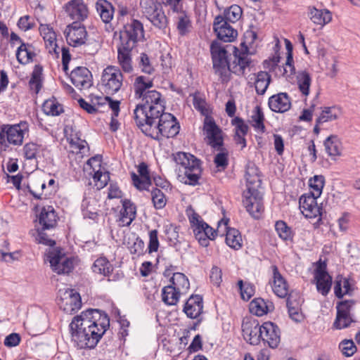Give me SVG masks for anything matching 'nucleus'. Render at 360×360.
Instances as JSON below:
<instances>
[{
  "mask_svg": "<svg viewBox=\"0 0 360 360\" xmlns=\"http://www.w3.org/2000/svg\"><path fill=\"white\" fill-rule=\"evenodd\" d=\"M110 327V318L102 310L88 309L69 325L72 339L79 349H93Z\"/></svg>",
  "mask_w": 360,
  "mask_h": 360,
  "instance_id": "obj_1",
  "label": "nucleus"
},
{
  "mask_svg": "<svg viewBox=\"0 0 360 360\" xmlns=\"http://www.w3.org/2000/svg\"><path fill=\"white\" fill-rule=\"evenodd\" d=\"M246 190L243 193V204L255 219H259L264 212L263 196L259 191L262 179L259 168L252 162L245 167Z\"/></svg>",
  "mask_w": 360,
  "mask_h": 360,
  "instance_id": "obj_2",
  "label": "nucleus"
},
{
  "mask_svg": "<svg viewBox=\"0 0 360 360\" xmlns=\"http://www.w3.org/2000/svg\"><path fill=\"white\" fill-rule=\"evenodd\" d=\"M166 101L156 90H148L137 104L133 112V119L138 127L141 124H150L152 120L161 117L166 109Z\"/></svg>",
  "mask_w": 360,
  "mask_h": 360,
  "instance_id": "obj_3",
  "label": "nucleus"
},
{
  "mask_svg": "<svg viewBox=\"0 0 360 360\" xmlns=\"http://www.w3.org/2000/svg\"><path fill=\"white\" fill-rule=\"evenodd\" d=\"M146 136L160 141L162 137L174 138L179 133L180 124L176 117L169 112H163L161 117L151 121L150 124H141L138 127Z\"/></svg>",
  "mask_w": 360,
  "mask_h": 360,
  "instance_id": "obj_4",
  "label": "nucleus"
},
{
  "mask_svg": "<svg viewBox=\"0 0 360 360\" xmlns=\"http://www.w3.org/2000/svg\"><path fill=\"white\" fill-rule=\"evenodd\" d=\"M143 37V25L139 20L134 19L124 25L120 32V45L117 48L119 63L131 60V51Z\"/></svg>",
  "mask_w": 360,
  "mask_h": 360,
  "instance_id": "obj_5",
  "label": "nucleus"
},
{
  "mask_svg": "<svg viewBox=\"0 0 360 360\" xmlns=\"http://www.w3.org/2000/svg\"><path fill=\"white\" fill-rule=\"evenodd\" d=\"M207 143L212 148L219 151L214 156V162L219 171H224L229 165V153L224 147L222 131L216 122L210 120L206 123Z\"/></svg>",
  "mask_w": 360,
  "mask_h": 360,
  "instance_id": "obj_6",
  "label": "nucleus"
},
{
  "mask_svg": "<svg viewBox=\"0 0 360 360\" xmlns=\"http://www.w3.org/2000/svg\"><path fill=\"white\" fill-rule=\"evenodd\" d=\"M174 161L181 165L180 172L184 174L186 184L196 186L202 174L201 160L189 153L178 152L174 155Z\"/></svg>",
  "mask_w": 360,
  "mask_h": 360,
  "instance_id": "obj_7",
  "label": "nucleus"
},
{
  "mask_svg": "<svg viewBox=\"0 0 360 360\" xmlns=\"http://www.w3.org/2000/svg\"><path fill=\"white\" fill-rule=\"evenodd\" d=\"M140 8L143 16L159 30L165 33L169 20L163 10L162 4L158 0H141Z\"/></svg>",
  "mask_w": 360,
  "mask_h": 360,
  "instance_id": "obj_8",
  "label": "nucleus"
},
{
  "mask_svg": "<svg viewBox=\"0 0 360 360\" xmlns=\"http://www.w3.org/2000/svg\"><path fill=\"white\" fill-rule=\"evenodd\" d=\"M210 53L214 73L219 75L222 82H227L231 72L228 51L220 43L213 41L210 45Z\"/></svg>",
  "mask_w": 360,
  "mask_h": 360,
  "instance_id": "obj_9",
  "label": "nucleus"
},
{
  "mask_svg": "<svg viewBox=\"0 0 360 360\" xmlns=\"http://www.w3.org/2000/svg\"><path fill=\"white\" fill-rule=\"evenodd\" d=\"M29 131V124L26 121H20L15 124H3L0 128V145L6 146V142L14 146L22 143L24 136Z\"/></svg>",
  "mask_w": 360,
  "mask_h": 360,
  "instance_id": "obj_10",
  "label": "nucleus"
},
{
  "mask_svg": "<svg viewBox=\"0 0 360 360\" xmlns=\"http://www.w3.org/2000/svg\"><path fill=\"white\" fill-rule=\"evenodd\" d=\"M101 85L107 94L113 95L119 91L123 83V75L119 68L108 65L101 75Z\"/></svg>",
  "mask_w": 360,
  "mask_h": 360,
  "instance_id": "obj_11",
  "label": "nucleus"
},
{
  "mask_svg": "<svg viewBox=\"0 0 360 360\" xmlns=\"http://www.w3.org/2000/svg\"><path fill=\"white\" fill-rule=\"evenodd\" d=\"M47 257L53 271L58 274H68L74 269V259L67 257L60 248L49 251Z\"/></svg>",
  "mask_w": 360,
  "mask_h": 360,
  "instance_id": "obj_12",
  "label": "nucleus"
},
{
  "mask_svg": "<svg viewBox=\"0 0 360 360\" xmlns=\"http://www.w3.org/2000/svg\"><path fill=\"white\" fill-rule=\"evenodd\" d=\"M312 193H306L302 194L299 199L300 209L306 218L313 219L319 217L321 220L323 214L322 204L319 205L317 198Z\"/></svg>",
  "mask_w": 360,
  "mask_h": 360,
  "instance_id": "obj_13",
  "label": "nucleus"
},
{
  "mask_svg": "<svg viewBox=\"0 0 360 360\" xmlns=\"http://www.w3.org/2000/svg\"><path fill=\"white\" fill-rule=\"evenodd\" d=\"M242 331L244 338L250 344L257 345L262 340V325L257 319H244L242 323Z\"/></svg>",
  "mask_w": 360,
  "mask_h": 360,
  "instance_id": "obj_14",
  "label": "nucleus"
},
{
  "mask_svg": "<svg viewBox=\"0 0 360 360\" xmlns=\"http://www.w3.org/2000/svg\"><path fill=\"white\" fill-rule=\"evenodd\" d=\"M213 30L217 38L224 42L233 41L238 36L237 30L224 20V17L221 15L214 18Z\"/></svg>",
  "mask_w": 360,
  "mask_h": 360,
  "instance_id": "obj_15",
  "label": "nucleus"
},
{
  "mask_svg": "<svg viewBox=\"0 0 360 360\" xmlns=\"http://www.w3.org/2000/svg\"><path fill=\"white\" fill-rule=\"evenodd\" d=\"M64 34L69 45L77 47L84 44L87 32L84 25L78 22H73L66 27Z\"/></svg>",
  "mask_w": 360,
  "mask_h": 360,
  "instance_id": "obj_16",
  "label": "nucleus"
},
{
  "mask_svg": "<svg viewBox=\"0 0 360 360\" xmlns=\"http://www.w3.org/2000/svg\"><path fill=\"white\" fill-rule=\"evenodd\" d=\"M314 279L317 291L323 296H326L331 289L333 280L326 270L325 262L320 263L314 271Z\"/></svg>",
  "mask_w": 360,
  "mask_h": 360,
  "instance_id": "obj_17",
  "label": "nucleus"
},
{
  "mask_svg": "<svg viewBox=\"0 0 360 360\" xmlns=\"http://www.w3.org/2000/svg\"><path fill=\"white\" fill-rule=\"evenodd\" d=\"M59 217L52 205L43 206L37 216L38 224L36 226L44 230H53L58 224Z\"/></svg>",
  "mask_w": 360,
  "mask_h": 360,
  "instance_id": "obj_18",
  "label": "nucleus"
},
{
  "mask_svg": "<svg viewBox=\"0 0 360 360\" xmlns=\"http://www.w3.org/2000/svg\"><path fill=\"white\" fill-rule=\"evenodd\" d=\"M182 0H162L163 4L170 6L173 12L181 13L179 17L176 28L180 35L184 36L188 32L191 20L183 9Z\"/></svg>",
  "mask_w": 360,
  "mask_h": 360,
  "instance_id": "obj_19",
  "label": "nucleus"
},
{
  "mask_svg": "<svg viewBox=\"0 0 360 360\" xmlns=\"http://www.w3.org/2000/svg\"><path fill=\"white\" fill-rule=\"evenodd\" d=\"M262 340L272 349L276 348L281 342V331L276 324L271 321L262 324Z\"/></svg>",
  "mask_w": 360,
  "mask_h": 360,
  "instance_id": "obj_20",
  "label": "nucleus"
},
{
  "mask_svg": "<svg viewBox=\"0 0 360 360\" xmlns=\"http://www.w3.org/2000/svg\"><path fill=\"white\" fill-rule=\"evenodd\" d=\"M71 82L79 89L89 88L92 85V74L86 67L78 66L70 75Z\"/></svg>",
  "mask_w": 360,
  "mask_h": 360,
  "instance_id": "obj_21",
  "label": "nucleus"
},
{
  "mask_svg": "<svg viewBox=\"0 0 360 360\" xmlns=\"http://www.w3.org/2000/svg\"><path fill=\"white\" fill-rule=\"evenodd\" d=\"M138 172L139 175L134 172L131 173L134 186L139 191H149V187L152 185V180L148 165L144 162H141L138 167Z\"/></svg>",
  "mask_w": 360,
  "mask_h": 360,
  "instance_id": "obj_22",
  "label": "nucleus"
},
{
  "mask_svg": "<svg viewBox=\"0 0 360 360\" xmlns=\"http://www.w3.org/2000/svg\"><path fill=\"white\" fill-rule=\"evenodd\" d=\"M203 311V298L200 295H191L184 305L183 311L191 319H198Z\"/></svg>",
  "mask_w": 360,
  "mask_h": 360,
  "instance_id": "obj_23",
  "label": "nucleus"
},
{
  "mask_svg": "<svg viewBox=\"0 0 360 360\" xmlns=\"http://www.w3.org/2000/svg\"><path fill=\"white\" fill-rule=\"evenodd\" d=\"M269 108L278 113H284L291 108V99L287 93L281 92L269 98Z\"/></svg>",
  "mask_w": 360,
  "mask_h": 360,
  "instance_id": "obj_24",
  "label": "nucleus"
},
{
  "mask_svg": "<svg viewBox=\"0 0 360 360\" xmlns=\"http://www.w3.org/2000/svg\"><path fill=\"white\" fill-rule=\"evenodd\" d=\"M234 60L231 65V72L237 75H243L246 68L251 64V59L247 52L240 51L237 47H233Z\"/></svg>",
  "mask_w": 360,
  "mask_h": 360,
  "instance_id": "obj_25",
  "label": "nucleus"
},
{
  "mask_svg": "<svg viewBox=\"0 0 360 360\" xmlns=\"http://www.w3.org/2000/svg\"><path fill=\"white\" fill-rule=\"evenodd\" d=\"M39 32L43 37L46 48L50 53H54L56 58L59 57L58 46L56 43V34L53 27L47 24H41L39 25Z\"/></svg>",
  "mask_w": 360,
  "mask_h": 360,
  "instance_id": "obj_26",
  "label": "nucleus"
},
{
  "mask_svg": "<svg viewBox=\"0 0 360 360\" xmlns=\"http://www.w3.org/2000/svg\"><path fill=\"white\" fill-rule=\"evenodd\" d=\"M65 8L70 17L75 22L83 21L88 16V8L83 0H71L66 4Z\"/></svg>",
  "mask_w": 360,
  "mask_h": 360,
  "instance_id": "obj_27",
  "label": "nucleus"
},
{
  "mask_svg": "<svg viewBox=\"0 0 360 360\" xmlns=\"http://www.w3.org/2000/svg\"><path fill=\"white\" fill-rule=\"evenodd\" d=\"M122 208L120 212L119 226H128L135 219L136 207L135 205L128 199L122 200Z\"/></svg>",
  "mask_w": 360,
  "mask_h": 360,
  "instance_id": "obj_28",
  "label": "nucleus"
},
{
  "mask_svg": "<svg viewBox=\"0 0 360 360\" xmlns=\"http://www.w3.org/2000/svg\"><path fill=\"white\" fill-rule=\"evenodd\" d=\"M46 150V147L41 144H37L34 142H29L24 145L22 148V153L26 160H36L44 156V152Z\"/></svg>",
  "mask_w": 360,
  "mask_h": 360,
  "instance_id": "obj_29",
  "label": "nucleus"
},
{
  "mask_svg": "<svg viewBox=\"0 0 360 360\" xmlns=\"http://www.w3.org/2000/svg\"><path fill=\"white\" fill-rule=\"evenodd\" d=\"M274 285L272 287L274 292L279 297L284 298L288 295V284L284 278L280 274L276 266H273Z\"/></svg>",
  "mask_w": 360,
  "mask_h": 360,
  "instance_id": "obj_30",
  "label": "nucleus"
},
{
  "mask_svg": "<svg viewBox=\"0 0 360 360\" xmlns=\"http://www.w3.org/2000/svg\"><path fill=\"white\" fill-rule=\"evenodd\" d=\"M275 231L281 238L286 244L293 243L295 231L289 226L283 220H278L274 225Z\"/></svg>",
  "mask_w": 360,
  "mask_h": 360,
  "instance_id": "obj_31",
  "label": "nucleus"
},
{
  "mask_svg": "<svg viewBox=\"0 0 360 360\" xmlns=\"http://www.w3.org/2000/svg\"><path fill=\"white\" fill-rule=\"evenodd\" d=\"M274 308L272 302H266L261 297L252 300L249 306L250 311L257 316H262L267 314L268 311H272Z\"/></svg>",
  "mask_w": 360,
  "mask_h": 360,
  "instance_id": "obj_32",
  "label": "nucleus"
},
{
  "mask_svg": "<svg viewBox=\"0 0 360 360\" xmlns=\"http://www.w3.org/2000/svg\"><path fill=\"white\" fill-rule=\"evenodd\" d=\"M96 8L104 23H109L112 20L115 8L110 1L98 0L96 4Z\"/></svg>",
  "mask_w": 360,
  "mask_h": 360,
  "instance_id": "obj_33",
  "label": "nucleus"
},
{
  "mask_svg": "<svg viewBox=\"0 0 360 360\" xmlns=\"http://www.w3.org/2000/svg\"><path fill=\"white\" fill-rule=\"evenodd\" d=\"M42 110L49 116H58L64 112L63 105L54 96L46 100L42 104Z\"/></svg>",
  "mask_w": 360,
  "mask_h": 360,
  "instance_id": "obj_34",
  "label": "nucleus"
},
{
  "mask_svg": "<svg viewBox=\"0 0 360 360\" xmlns=\"http://www.w3.org/2000/svg\"><path fill=\"white\" fill-rule=\"evenodd\" d=\"M309 18L316 25H324L332 20V14L327 9L319 10L314 7L309 8Z\"/></svg>",
  "mask_w": 360,
  "mask_h": 360,
  "instance_id": "obj_35",
  "label": "nucleus"
},
{
  "mask_svg": "<svg viewBox=\"0 0 360 360\" xmlns=\"http://www.w3.org/2000/svg\"><path fill=\"white\" fill-rule=\"evenodd\" d=\"M153 86L152 79L144 76H139L135 79L134 83V94L137 98H142L145 96L146 92Z\"/></svg>",
  "mask_w": 360,
  "mask_h": 360,
  "instance_id": "obj_36",
  "label": "nucleus"
},
{
  "mask_svg": "<svg viewBox=\"0 0 360 360\" xmlns=\"http://www.w3.org/2000/svg\"><path fill=\"white\" fill-rule=\"evenodd\" d=\"M65 310L71 313L77 311L82 306L80 295L72 289L66 290L65 292Z\"/></svg>",
  "mask_w": 360,
  "mask_h": 360,
  "instance_id": "obj_37",
  "label": "nucleus"
},
{
  "mask_svg": "<svg viewBox=\"0 0 360 360\" xmlns=\"http://www.w3.org/2000/svg\"><path fill=\"white\" fill-rule=\"evenodd\" d=\"M271 77L266 71H259L255 75V87L258 95H264L270 83Z\"/></svg>",
  "mask_w": 360,
  "mask_h": 360,
  "instance_id": "obj_38",
  "label": "nucleus"
},
{
  "mask_svg": "<svg viewBox=\"0 0 360 360\" xmlns=\"http://www.w3.org/2000/svg\"><path fill=\"white\" fill-rule=\"evenodd\" d=\"M193 105L195 110L199 111L203 116H205L203 123V131L204 133L206 134V123L210 120L212 122H215L214 118L209 115V110L206 107V101L202 97L195 94L193 98Z\"/></svg>",
  "mask_w": 360,
  "mask_h": 360,
  "instance_id": "obj_39",
  "label": "nucleus"
},
{
  "mask_svg": "<svg viewBox=\"0 0 360 360\" xmlns=\"http://www.w3.org/2000/svg\"><path fill=\"white\" fill-rule=\"evenodd\" d=\"M32 48L31 44L22 42V44L17 49L16 58L20 64H27L32 60L36 56Z\"/></svg>",
  "mask_w": 360,
  "mask_h": 360,
  "instance_id": "obj_40",
  "label": "nucleus"
},
{
  "mask_svg": "<svg viewBox=\"0 0 360 360\" xmlns=\"http://www.w3.org/2000/svg\"><path fill=\"white\" fill-rule=\"evenodd\" d=\"M296 82L299 91L303 96L307 97L309 94V89L311 83V77L309 73L306 70L297 72Z\"/></svg>",
  "mask_w": 360,
  "mask_h": 360,
  "instance_id": "obj_41",
  "label": "nucleus"
},
{
  "mask_svg": "<svg viewBox=\"0 0 360 360\" xmlns=\"http://www.w3.org/2000/svg\"><path fill=\"white\" fill-rule=\"evenodd\" d=\"M171 285L179 291L181 294L186 293L190 288V283L187 276L183 273L175 272L169 280Z\"/></svg>",
  "mask_w": 360,
  "mask_h": 360,
  "instance_id": "obj_42",
  "label": "nucleus"
},
{
  "mask_svg": "<svg viewBox=\"0 0 360 360\" xmlns=\"http://www.w3.org/2000/svg\"><path fill=\"white\" fill-rule=\"evenodd\" d=\"M69 140L70 148L73 152L80 153L82 156L86 155L89 151V147L87 142L84 139H82L78 136L77 134H71Z\"/></svg>",
  "mask_w": 360,
  "mask_h": 360,
  "instance_id": "obj_43",
  "label": "nucleus"
},
{
  "mask_svg": "<svg viewBox=\"0 0 360 360\" xmlns=\"http://www.w3.org/2000/svg\"><path fill=\"white\" fill-rule=\"evenodd\" d=\"M181 294L175 287L168 285L162 290V300L167 305H175L179 302Z\"/></svg>",
  "mask_w": 360,
  "mask_h": 360,
  "instance_id": "obj_44",
  "label": "nucleus"
},
{
  "mask_svg": "<svg viewBox=\"0 0 360 360\" xmlns=\"http://www.w3.org/2000/svg\"><path fill=\"white\" fill-rule=\"evenodd\" d=\"M341 114L340 108L336 106L325 107L320 116L316 119L317 124L336 120Z\"/></svg>",
  "mask_w": 360,
  "mask_h": 360,
  "instance_id": "obj_45",
  "label": "nucleus"
},
{
  "mask_svg": "<svg viewBox=\"0 0 360 360\" xmlns=\"http://www.w3.org/2000/svg\"><path fill=\"white\" fill-rule=\"evenodd\" d=\"M326 153L329 156H338L341 154L340 142L338 136L330 135L323 142Z\"/></svg>",
  "mask_w": 360,
  "mask_h": 360,
  "instance_id": "obj_46",
  "label": "nucleus"
},
{
  "mask_svg": "<svg viewBox=\"0 0 360 360\" xmlns=\"http://www.w3.org/2000/svg\"><path fill=\"white\" fill-rule=\"evenodd\" d=\"M226 243L234 250H239L242 247V237L238 230L228 228L226 234Z\"/></svg>",
  "mask_w": 360,
  "mask_h": 360,
  "instance_id": "obj_47",
  "label": "nucleus"
},
{
  "mask_svg": "<svg viewBox=\"0 0 360 360\" xmlns=\"http://www.w3.org/2000/svg\"><path fill=\"white\" fill-rule=\"evenodd\" d=\"M43 68L41 65H35L32 71L31 78L29 81L30 89L38 94L42 86V75Z\"/></svg>",
  "mask_w": 360,
  "mask_h": 360,
  "instance_id": "obj_48",
  "label": "nucleus"
},
{
  "mask_svg": "<svg viewBox=\"0 0 360 360\" xmlns=\"http://www.w3.org/2000/svg\"><path fill=\"white\" fill-rule=\"evenodd\" d=\"M92 270L94 273L105 276L114 270V267L105 257H99L94 262Z\"/></svg>",
  "mask_w": 360,
  "mask_h": 360,
  "instance_id": "obj_49",
  "label": "nucleus"
},
{
  "mask_svg": "<svg viewBox=\"0 0 360 360\" xmlns=\"http://www.w3.org/2000/svg\"><path fill=\"white\" fill-rule=\"evenodd\" d=\"M252 126L255 128V130L264 133L266 128L264 124V115L262 110V108L259 105H257L251 116Z\"/></svg>",
  "mask_w": 360,
  "mask_h": 360,
  "instance_id": "obj_50",
  "label": "nucleus"
},
{
  "mask_svg": "<svg viewBox=\"0 0 360 360\" xmlns=\"http://www.w3.org/2000/svg\"><path fill=\"white\" fill-rule=\"evenodd\" d=\"M243 10L238 5L233 4L224 9L222 17L227 22H236L239 20L242 16Z\"/></svg>",
  "mask_w": 360,
  "mask_h": 360,
  "instance_id": "obj_51",
  "label": "nucleus"
},
{
  "mask_svg": "<svg viewBox=\"0 0 360 360\" xmlns=\"http://www.w3.org/2000/svg\"><path fill=\"white\" fill-rule=\"evenodd\" d=\"M325 185V177L323 175H315L309 180V186L312 193L316 197H320Z\"/></svg>",
  "mask_w": 360,
  "mask_h": 360,
  "instance_id": "obj_52",
  "label": "nucleus"
},
{
  "mask_svg": "<svg viewBox=\"0 0 360 360\" xmlns=\"http://www.w3.org/2000/svg\"><path fill=\"white\" fill-rule=\"evenodd\" d=\"M151 198L153 206L156 210H160L165 207L167 200L163 192L158 188H154L151 191Z\"/></svg>",
  "mask_w": 360,
  "mask_h": 360,
  "instance_id": "obj_53",
  "label": "nucleus"
},
{
  "mask_svg": "<svg viewBox=\"0 0 360 360\" xmlns=\"http://www.w3.org/2000/svg\"><path fill=\"white\" fill-rule=\"evenodd\" d=\"M238 286L240 290L241 298L245 301H248L255 294V287L252 284L248 282H243V280L238 281Z\"/></svg>",
  "mask_w": 360,
  "mask_h": 360,
  "instance_id": "obj_54",
  "label": "nucleus"
},
{
  "mask_svg": "<svg viewBox=\"0 0 360 360\" xmlns=\"http://www.w3.org/2000/svg\"><path fill=\"white\" fill-rule=\"evenodd\" d=\"M189 221L193 229V233H197V231H200V232H206V231H205V229H210V226L201 219L198 214L195 212L189 217Z\"/></svg>",
  "mask_w": 360,
  "mask_h": 360,
  "instance_id": "obj_55",
  "label": "nucleus"
},
{
  "mask_svg": "<svg viewBox=\"0 0 360 360\" xmlns=\"http://www.w3.org/2000/svg\"><path fill=\"white\" fill-rule=\"evenodd\" d=\"M139 66L143 72L148 75H151L155 71L150 58L146 53H141L140 54L139 58Z\"/></svg>",
  "mask_w": 360,
  "mask_h": 360,
  "instance_id": "obj_56",
  "label": "nucleus"
},
{
  "mask_svg": "<svg viewBox=\"0 0 360 360\" xmlns=\"http://www.w3.org/2000/svg\"><path fill=\"white\" fill-rule=\"evenodd\" d=\"M354 321L352 319L351 314H345V316L336 314L333 326L336 329L341 330L348 328Z\"/></svg>",
  "mask_w": 360,
  "mask_h": 360,
  "instance_id": "obj_57",
  "label": "nucleus"
},
{
  "mask_svg": "<svg viewBox=\"0 0 360 360\" xmlns=\"http://www.w3.org/2000/svg\"><path fill=\"white\" fill-rule=\"evenodd\" d=\"M354 304L355 301L353 300H346L339 302L336 305V314H340L342 316L351 314V310Z\"/></svg>",
  "mask_w": 360,
  "mask_h": 360,
  "instance_id": "obj_58",
  "label": "nucleus"
},
{
  "mask_svg": "<svg viewBox=\"0 0 360 360\" xmlns=\"http://www.w3.org/2000/svg\"><path fill=\"white\" fill-rule=\"evenodd\" d=\"M46 231L47 230L42 229L41 227L37 226V236L36 240L40 244L53 247L56 245V241L49 238L46 233Z\"/></svg>",
  "mask_w": 360,
  "mask_h": 360,
  "instance_id": "obj_59",
  "label": "nucleus"
},
{
  "mask_svg": "<svg viewBox=\"0 0 360 360\" xmlns=\"http://www.w3.org/2000/svg\"><path fill=\"white\" fill-rule=\"evenodd\" d=\"M342 354L345 356H352L356 350V347L352 340H344L340 344Z\"/></svg>",
  "mask_w": 360,
  "mask_h": 360,
  "instance_id": "obj_60",
  "label": "nucleus"
},
{
  "mask_svg": "<svg viewBox=\"0 0 360 360\" xmlns=\"http://www.w3.org/2000/svg\"><path fill=\"white\" fill-rule=\"evenodd\" d=\"M158 231L156 229L149 232V243L148 247V253L157 252L159 248Z\"/></svg>",
  "mask_w": 360,
  "mask_h": 360,
  "instance_id": "obj_61",
  "label": "nucleus"
},
{
  "mask_svg": "<svg viewBox=\"0 0 360 360\" xmlns=\"http://www.w3.org/2000/svg\"><path fill=\"white\" fill-rule=\"evenodd\" d=\"M284 69H286V73L284 74V77L285 78L286 81L294 84L295 80V76H296V71L294 65V60L290 63V65L288 64V58H286L285 63L284 65Z\"/></svg>",
  "mask_w": 360,
  "mask_h": 360,
  "instance_id": "obj_62",
  "label": "nucleus"
},
{
  "mask_svg": "<svg viewBox=\"0 0 360 360\" xmlns=\"http://www.w3.org/2000/svg\"><path fill=\"white\" fill-rule=\"evenodd\" d=\"M130 252L132 255L138 256L143 255L146 250H145V243L140 237H136L134 244L130 247Z\"/></svg>",
  "mask_w": 360,
  "mask_h": 360,
  "instance_id": "obj_63",
  "label": "nucleus"
},
{
  "mask_svg": "<svg viewBox=\"0 0 360 360\" xmlns=\"http://www.w3.org/2000/svg\"><path fill=\"white\" fill-rule=\"evenodd\" d=\"M232 124L235 126L236 133L247 135L248 131V126L245 123L244 120L239 117H236L232 120Z\"/></svg>",
  "mask_w": 360,
  "mask_h": 360,
  "instance_id": "obj_64",
  "label": "nucleus"
}]
</instances>
